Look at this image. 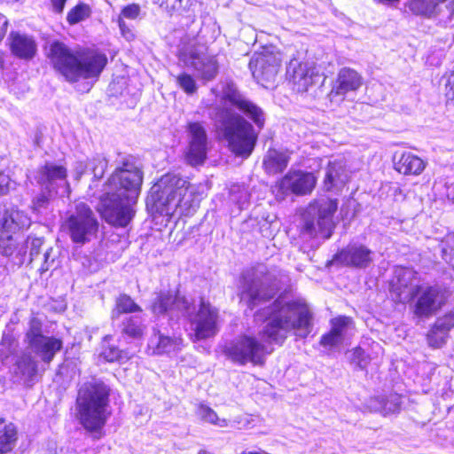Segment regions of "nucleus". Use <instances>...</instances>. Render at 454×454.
Here are the masks:
<instances>
[{
  "instance_id": "28",
  "label": "nucleus",
  "mask_w": 454,
  "mask_h": 454,
  "mask_svg": "<svg viewBox=\"0 0 454 454\" xmlns=\"http://www.w3.org/2000/svg\"><path fill=\"white\" fill-rule=\"evenodd\" d=\"M180 345V339L165 336L154 329L148 341V350L153 355H161L179 349Z\"/></svg>"
},
{
  "instance_id": "17",
  "label": "nucleus",
  "mask_w": 454,
  "mask_h": 454,
  "mask_svg": "<svg viewBox=\"0 0 454 454\" xmlns=\"http://www.w3.org/2000/svg\"><path fill=\"white\" fill-rule=\"evenodd\" d=\"M375 253L364 244L349 243L336 255L335 260L344 266L366 269L374 262Z\"/></svg>"
},
{
  "instance_id": "25",
  "label": "nucleus",
  "mask_w": 454,
  "mask_h": 454,
  "mask_svg": "<svg viewBox=\"0 0 454 454\" xmlns=\"http://www.w3.org/2000/svg\"><path fill=\"white\" fill-rule=\"evenodd\" d=\"M62 346L63 342L60 339L44 335L39 340H35L29 348L43 362L50 364Z\"/></svg>"
},
{
  "instance_id": "22",
  "label": "nucleus",
  "mask_w": 454,
  "mask_h": 454,
  "mask_svg": "<svg viewBox=\"0 0 454 454\" xmlns=\"http://www.w3.org/2000/svg\"><path fill=\"white\" fill-rule=\"evenodd\" d=\"M413 12L423 15H442L448 19L454 17V0H414L411 3Z\"/></svg>"
},
{
  "instance_id": "41",
  "label": "nucleus",
  "mask_w": 454,
  "mask_h": 454,
  "mask_svg": "<svg viewBox=\"0 0 454 454\" xmlns=\"http://www.w3.org/2000/svg\"><path fill=\"white\" fill-rule=\"evenodd\" d=\"M384 396V405L382 410V415L386 416L388 414L395 413L400 411L401 408V395L395 393H391L388 395Z\"/></svg>"
},
{
  "instance_id": "20",
  "label": "nucleus",
  "mask_w": 454,
  "mask_h": 454,
  "mask_svg": "<svg viewBox=\"0 0 454 454\" xmlns=\"http://www.w3.org/2000/svg\"><path fill=\"white\" fill-rule=\"evenodd\" d=\"M286 74L296 86L297 91L300 92L307 91L317 76L315 67L311 64L300 62L297 59H292L289 61Z\"/></svg>"
},
{
  "instance_id": "19",
  "label": "nucleus",
  "mask_w": 454,
  "mask_h": 454,
  "mask_svg": "<svg viewBox=\"0 0 454 454\" xmlns=\"http://www.w3.org/2000/svg\"><path fill=\"white\" fill-rule=\"evenodd\" d=\"M354 332L353 320L345 316L331 320V330L321 337L320 344L324 347L334 348L342 345L350 338Z\"/></svg>"
},
{
  "instance_id": "7",
  "label": "nucleus",
  "mask_w": 454,
  "mask_h": 454,
  "mask_svg": "<svg viewBox=\"0 0 454 454\" xmlns=\"http://www.w3.org/2000/svg\"><path fill=\"white\" fill-rule=\"evenodd\" d=\"M109 395V387L100 380L86 382L78 391L77 419L95 440L103 436V428L111 415Z\"/></svg>"
},
{
  "instance_id": "58",
  "label": "nucleus",
  "mask_w": 454,
  "mask_h": 454,
  "mask_svg": "<svg viewBox=\"0 0 454 454\" xmlns=\"http://www.w3.org/2000/svg\"><path fill=\"white\" fill-rule=\"evenodd\" d=\"M198 454H213V453H211V452H209L207 450H201L199 451Z\"/></svg>"
},
{
  "instance_id": "8",
  "label": "nucleus",
  "mask_w": 454,
  "mask_h": 454,
  "mask_svg": "<svg viewBox=\"0 0 454 454\" xmlns=\"http://www.w3.org/2000/svg\"><path fill=\"white\" fill-rule=\"evenodd\" d=\"M239 289L241 301L253 309L275 296L278 290L276 274L266 265L257 264L242 272Z\"/></svg>"
},
{
  "instance_id": "38",
  "label": "nucleus",
  "mask_w": 454,
  "mask_h": 454,
  "mask_svg": "<svg viewBox=\"0 0 454 454\" xmlns=\"http://www.w3.org/2000/svg\"><path fill=\"white\" fill-rule=\"evenodd\" d=\"M112 337L107 335L104 339V347L103 351L101 352V356L107 362H120L122 363L129 359L128 353L125 351L120 350L117 347L111 345L108 343V340H111Z\"/></svg>"
},
{
  "instance_id": "48",
  "label": "nucleus",
  "mask_w": 454,
  "mask_h": 454,
  "mask_svg": "<svg viewBox=\"0 0 454 454\" xmlns=\"http://www.w3.org/2000/svg\"><path fill=\"white\" fill-rule=\"evenodd\" d=\"M15 185V182L12 181L8 175L4 173L0 174V196L8 193L11 190H13Z\"/></svg>"
},
{
  "instance_id": "5",
  "label": "nucleus",
  "mask_w": 454,
  "mask_h": 454,
  "mask_svg": "<svg viewBox=\"0 0 454 454\" xmlns=\"http://www.w3.org/2000/svg\"><path fill=\"white\" fill-rule=\"evenodd\" d=\"M155 315L169 313L173 317L183 316L189 319L194 341L212 338L219 332V312L203 298L199 305L183 296H173L169 293H160L152 304Z\"/></svg>"
},
{
  "instance_id": "45",
  "label": "nucleus",
  "mask_w": 454,
  "mask_h": 454,
  "mask_svg": "<svg viewBox=\"0 0 454 454\" xmlns=\"http://www.w3.org/2000/svg\"><path fill=\"white\" fill-rule=\"evenodd\" d=\"M349 359L351 363L356 364L360 369H364L369 363L364 350L360 347H357L351 351Z\"/></svg>"
},
{
  "instance_id": "42",
  "label": "nucleus",
  "mask_w": 454,
  "mask_h": 454,
  "mask_svg": "<svg viewBox=\"0 0 454 454\" xmlns=\"http://www.w3.org/2000/svg\"><path fill=\"white\" fill-rule=\"evenodd\" d=\"M176 82L180 88L187 94H193L197 91V84L194 78L186 73L176 76Z\"/></svg>"
},
{
  "instance_id": "6",
  "label": "nucleus",
  "mask_w": 454,
  "mask_h": 454,
  "mask_svg": "<svg viewBox=\"0 0 454 454\" xmlns=\"http://www.w3.org/2000/svg\"><path fill=\"white\" fill-rule=\"evenodd\" d=\"M200 200L201 195L195 184L179 174L168 173L152 186L147 204L152 203L160 215L171 216L176 213H193Z\"/></svg>"
},
{
  "instance_id": "9",
  "label": "nucleus",
  "mask_w": 454,
  "mask_h": 454,
  "mask_svg": "<svg viewBox=\"0 0 454 454\" xmlns=\"http://www.w3.org/2000/svg\"><path fill=\"white\" fill-rule=\"evenodd\" d=\"M338 208V200L326 197L315 200L306 208L301 233L308 238L329 239L335 223L333 215Z\"/></svg>"
},
{
  "instance_id": "36",
  "label": "nucleus",
  "mask_w": 454,
  "mask_h": 454,
  "mask_svg": "<svg viewBox=\"0 0 454 454\" xmlns=\"http://www.w3.org/2000/svg\"><path fill=\"white\" fill-rule=\"evenodd\" d=\"M107 167L108 160L101 154H97L88 159V172L93 175V181L90 185V189H92L93 186H97V183L104 176Z\"/></svg>"
},
{
  "instance_id": "12",
  "label": "nucleus",
  "mask_w": 454,
  "mask_h": 454,
  "mask_svg": "<svg viewBox=\"0 0 454 454\" xmlns=\"http://www.w3.org/2000/svg\"><path fill=\"white\" fill-rule=\"evenodd\" d=\"M419 274L411 268L396 266L390 282V293L395 301L408 303L415 300L421 287Z\"/></svg>"
},
{
  "instance_id": "40",
  "label": "nucleus",
  "mask_w": 454,
  "mask_h": 454,
  "mask_svg": "<svg viewBox=\"0 0 454 454\" xmlns=\"http://www.w3.org/2000/svg\"><path fill=\"white\" fill-rule=\"evenodd\" d=\"M90 14L91 9L90 5L81 3L68 12L67 20L70 25H74L88 19Z\"/></svg>"
},
{
  "instance_id": "24",
  "label": "nucleus",
  "mask_w": 454,
  "mask_h": 454,
  "mask_svg": "<svg viewBox=\"0 0 454 454\" xmlns=\"http://www.w3.org/2000/svg\"><path fill=\"white\" fill-rule=\"evenodd\" d=\"M141 13L142 10L140 5L138 4L133 3L122 7L117 18L113 19V20L117 23L120 33L126 41H133L136 38V34L134 27L129 25L125 20H135L140 18Z\"/></svg>"
},
{
  "instance_id": "1",
  "label": "nucleus",
  "mask_w": 454,
  "mask_h": 454,
  "mask_svg": "<svg viewBox=\"0 0 454 454\" xmlns=\"http://www.w3.org/2000/svg\"><path fill=\"white\" fill-rule=\"evenodd\" d=\"M257 320L265 317V325L258 337L242 334L226 343L223 352L232 362L245 365H262L273 348L281 345L294 333L306 338L312 331V313L307 304L280 296L255 315Z\"/></svg>"
},
{
  "instance_id": "32",
  "label": "nucleus",
  "mask_w": 454,
  "mask_h": 454,
  "mask_svg": "<svg viewBox=\"0 0 454 454\" xmlns=\"http://www.w3.org/2000/svg\"><path fill=\"white\" fill-rule=\"evenodd\" d=\"M25 382L33 380L37 372V362L27 353H24L16 362L14 371Z\"/></svg>"
},
{
  "instance_id": "54",
  "label": "nucleus",
  "mask_w": 454,
  "mask_h": 454,
  "mask_svg": "<svg viewBox=\"0 0 454 454\" xmlns=\"http://www.w3.org/2000/svg\"><path fill=\"white\" fill-rule=\"evenodd\" d=\"M445 247L442 248L444 253L450 250V253L454 254V233L449 234L444 241Z\"/></svg>"
},
{
  "instance_id": "14",
  "label": "nucleus",
  "mask_w": 454,
  "mask_h": 454,
  "mask_svg": "<svg viewBox=\"0 0 454 454\" xmlns=\"http://www.w3.org/2000/svg\"><path fill=\"white\" fill-rule=\"evenodd\" d=\"M188 147L185 160L191 166L202 165L208 151V137L205 127L200 122H190L187 128Z\"/></svg>"
},
{
  "instance_id": "23",
  "label": "nucleus",
  "mask_w": 454,
  "mask_h": 454,
  "mask_svg": "<svg viewBox=\"0 0 454 454\" xmlns=\"http://www.w3.org/2000/svg\"><path fill=\"white\" fill-rule=\"evenodd\" d=\"M363 84V77L354 69L341 68L331 93L336 96H346L349 92L356 91Z\"/></svg>"
},
{
  "instance_id": "46",
  "label": "nucleus",
  "mask_w": 454,
  "mask_h": 454,
  "mask_svg": "<svg viewBox=\"0 0 454 454\" xmlns=\"http://www.w3.org/2000/svg\"><path fill=\"white\" fill-rule=\"evenodd\" d=\"M10 215L9 210H5L3 213L0 212V231H4L7 233L17 231L16 226L12 224V219L8 216Z\"/></svg>"
},
{
  "instance_id": "52",
  "label": "nucleus",
  "mask_w": 454,
  "mask_h": 454,
  "mask_svg": "<svg viewBox=\"0 0 454 454\" xmlns=\"http://www.w3.org/2000/svg\"><path fill=\"white\" fill-rule=\"evenodd\" d=\"M168 4H171L173 9L187 8L192 4V0H166Z\"/></svg>"
},
{
  "instance_id": "56",
  "label": "nucleus",
  "mask_w": 454,
  "mask_h": 454,
  "mask_svg": "<svg viewBox=\"0 0 454 454\" xmlns=\"http://www.w3.org/2000/svg\"><path fill=\"white\" fill-rule=\"evenodd\" d=\"M48 202V198L44 194H41L34 200V206L35 209L45 207Z\"/></svg>"
},
{
  "instance_id": "15",
  "label": "nucleus",
  "mask_w": 454,
  "mask_h": 454,
  "mask_svg": "<svg viewBox=\"0 0 454 454\" xmlns=\"http://www.w3.org/2000/svg\"><path fill=\"white\" fill-rule=\"evenodd\" d=\"M415 299L413 313L420 318L435 315L446 302L444 293L436 286H421Z\"/></svg>"
},
{
  "instance_id": "50",
  "label": "nucleus",
  "mask_w": 454,
  "mask_h": 454,
  "mask_svg": "<svg viewBox=\"0 0 454 454\" xmlns=\"http://www.w3.org/2000/svg\"><path fill=\"white\" fill-rule=\"evenodd\" d=\"M248 199L249 195L246 190L239 191L238 195H231V200L238 204L239 209H244L247 207Z\"/></svg>"
},
{
  "instance_id": "34",
  "label": "nucleus",
  "mask_w": 454,
  "mask_h": 454,
  "mask_svg": "<svg viewBox=\"0 0 454 454\" xmlns=\"http://www.w3.org/2000/svg\"><path fill=\"white\" fill-rule=\"evenodd\" d=\"M145 326L139 316L126 317L122 321L121 333L129 338L141 339Z\"/></svg>"
},
{
  "instance_id": "53",
  "label": "nucleus",
  "mask_w": 454,
  "mask_h": 454,
  "mask_svg": "<svg viewBox=\"0 0 454 454\" xmlns=\"http://www.w3.org/2000/svg\"><path fill=\"white\" fill-rule=\"evenodd\" d=\"M88 171V160L86 162L78 161L75 165V178L79 180L82 176Z\"/></svg>"
},
{
  "instance_id": "2",
  "label": "nucleus",
  "mask_w": 454,
  "mask_h": 454,
  "mask_svg": "<svg viewBox=\"0 0 454 454\" xmlns=\"http://www.w3.org/2000/svg\"><path fill=\"white\" fill-rule=\"evenodd\" d=\"M143 172L132 158L124 159L107 178L98 211L108 223L126 227L134 216L132 206L141 192Z\"/></svg>"
},
{
  "instance_id": "27",
  "label": "nucleus",
  "mask_w": 454,
  "mask_h": 454,
  "mask_svg": "<svg viewBox=\"0 0 454 454\" xmlns=\"http://www.w3.org/2000/svg\"><path fill=\"white\" fill-rule=\"evenodd\" d=\"M394 165L396 171L403 175H419L426 167L425 161L411 152H403L399 157H394Z\"/></svg>"
},
{
  "instance_id": "49",
  "label": "nucleus",
  "mask_w": 454,
  "mask_h": 454,
  "mask_svg": "<svg viewBox=\"0 0 454 454\" xmlns=\"http://www.w3.org/2000/svg\"><path fill=\"white\" fill-rule=\"evenodd\" d=\"M43 244V239L41 238L32 239L30 241V257L31 262L38 259L40 255V249Z\"/></svg>"
},
{
  "instance_id": "18",
  "label": "nucleus",
  "mask_w": 454,
  "mask_h": 454,
  "mask_svg": "<svg viewBox=\"0 0 454 454\" xmlns=\"http://www.w3.org/2000/svg\"><path fill=\"white\" fill-rule=\"evenodd\" d=\"M316 185L313 174L301 170H290L279 182V189L283 193L306 195L310 193Z\"/></svg>"
},
{
  "instance_id": "4",
  "label": "nucleus",
  "mask_w": 454,
  "mask_h": 454,
  "mask_svg": "<svg viewBox=\"0 0 454 454\" xmlns=\"http://www.w3.org/2000/svg\"><path fill=\"white\" fill-rule=\"evenodd\" d=\"M46 57L53 69L70 83L98 80L107 64L106 55L98 50L71 47L59 40L49 42Z\"/></svg>"
},
{
  "instance_id": "31",
  "label": "nucleus",
  "mask_w": 454,
  "mask_h": 454,
  "mask_svg": "<svg viewBox=\"0 0 454 454\" xmlns=\"http://www.w3.org/2000/svg\"><path fill=\"white\" fill-rule=\"evenodd\" d=\"M237 109L253 121L254 125L252 126L258 135L265 124L266 115L264 111L247 98H246Z\"/></svg>"
},
{
  "instance_id": "11",
  "label": "nucleus",
  "mask_w": 454,
  "mask_h": 454,
  "mask_svg": "<svg viewBox=\"0 0 454 454\" xmlns=\"http://www.w3.org/2000/svg\"><path fill=\"white\" fill-rule=\"evenodd\" d=\"M283 61L282 54L274 48L254 53L249 62L253 77L258 83L269 88L276 80Z\"/></svg>"
},
{
  "instance_id": "44",
  "label": "nucleus",
  "mask_w": 454,
  "mask_h": 454,
  "mask_svg": "<svg viewBox=\"0 0 454 454\" xmlns=\"http://www.w3.org/2000/svg\"><path fill=\"white\" fill-rule=\"evenodd\" d=\"M9 211L11 215L8 216L12 219V224L16 226L17 231L30 225V219L24 212L17 209H11Z\"/></svg>"
},
{
  "instance_id": "57",
  "label": "nucleus",
  "mask_w": 454,
  "mask_h": 454,
  "mask_svg": "<svg viewBox=\"0 0 454 454\" xmlns=\"http://www.w3.org/2000/svg\"><path fill=\"white\" fill-rule=\"evenodd\" d=\"M66 2L67 0H51L53 10L58 13H61L64 10Z\"/></svg>"
},
{
  "instance_id": "13",
  "label": "nucleus",
  "mask_w": 454,
  "mask_h": 454,
  "mask_svg": "<svg viewBox=\"0 0 454 454\" xmlns=\"http://www.w3.org/2000/svg\"><path fill=\"white\" fill-rule=\"evenodd\" d=\"M180 60L192 68L196 76L204 82L214 80L218 74L219 65L215 57L200 49L191 48L182 52Z\"/></svg>"
},
{
  "instance_id": "30",
  "label": "nucleus",
  "mask_w": 454,
  "mask_h": 454,
  "mask_svg": "<svg viewBox=\"0 0 454 454\" xmlns=\"http://www.w3.org/2000/svg\"><path fill=\"white\" fill-rule=\"evenodd\" d=\"M237 109L253 121L254 125L252 126L258 135L265 124L266 115L264 111L247 98H246Z\"/></svg>"
},
{
  "instance_id": "35",
  "label": "nucleus",
  "mask_w": 454,
  "mask_h": 454,
  "mask_svg": "<svg viewBox=\"0 0 454 454\" xmlns=\"http://www.w3.org/2000/svg\"><path fill=\"white\" fill-rule=\"evenodd\" d=\"M142 309L130 296L121 294L115 301V307L112 310L111 317L117 320L121 314L140 312Z\"/></svg>"
},
{
  "instance_id": "10",
  "label": "nucleus",
  "mask_w": 454,
  "mask_h": 454,
  "mask_svg": "<svg viewBox=\"0 0 454 454\" xmlns=\"http://www.w3.org/2000/svg\"><path fill=\"white\" fill-rule=\"evenodd\" d=\"M63 227L74 243L83 245L97 233L98 223L90 207L81 202L69 213Z\"/></svg>"
},
{
  "instance_id": "59",
  "label": "nucleus",
  "mask_w": 454,
  "mask_h": 454,
  "mask_svg": "<svg viewBox=\"0 0 454 454\" xmlns=\"http://www.w3.org/2000/svg\"><path fill=\"white\" fill-rule=\"evenodd\" d=\"M3 62H4L3 53L0 51V67H2Z\"/></svg>"
},
{
  "instance_id": "29",
  "label": "nucleus",
  "mask_w": 454,
  "mask_h": 454,
  "mask_svg": "<svg viewBox=\"0 0 454 454\" xmlns=\"http://www.w3.org/2000/svg\"><path fill=\"white\" fill-rule=\"evenodd\" d=\"M289 159L286 152L270 149L263 159L265 171L269 174H277L284 171L288 165Z\"/></svg>"
},
{
  "instance_id": "55",
  "label": "nucleus",
  "mask_w": 454,
  "mask_h": 454,
  "mask_svg": "<svg viewBox=\"0 0 454 454\" xmlns=\"http://www.w3.org/2000/svg\"><path fill=\"white\" fill-rule=\"evenodd\" d=\"M7 27H8V20L4 15L0 13V43L2 42V40L4 39V37L6 34Z\"/></svg>"
},
{
  "instance_id": "3",
  "label": "nucleus",
  "mask_w": 454,
  "mask_h": 454,
  "mask_svg": "<svg viewBox=\"0 0 454 454\" xmlns=\"http://www.w3.org/2000/svg\"><path fill=\"white\" fill-rule=\"evenodd\" d=\"M221 93L219 104L210 114L215 121L216 132L226 142L231 153L236 156L247 158L256 145L257 133L249 121L229 107L238 108L247 98L231 82L223 85Z\"/></svg>"
},
{
  "instance_id": "21",
  "label": "nucleus",
  "mask_w": 454,
  "mask_h": 454,
  "mask_svg": "<svg viewBox=\"0 0 454 454\" xmlns=\"http://www.w3.org/2000/svg\"><path fill=\"white\" fill-rule=\"evenodd\" d=\"M8 44L12 54L20 59L30 60L37 52V43L35 38L27 34L11 32Z\"/></svg>"
},
{
  "instance_id": "51",
  "label": "nucleus",
  "mask_w": 454,
  "mask_h": 454,
  "mask_svg": "<svg viewBox=\"0 0 454 454\" xmlns=\"http://www.w3.org/2000/svg\"><path fill=\"white\" fill-rule=\"evenodd\" d=\"M52 247H49L46 249V251L43 254V263L39 269L41 273H43L47 270H49L50 267L54 262V259L51 258V253H52Z\"/></svg>"
},
{
  "instance_id": "26",
  "label": "nucleus",
  "mask_w": 454,
  "mask_h": 454,
  "mask_svg": "<svg viewBox=\"0 0 454 454\" xmlns=\"http://www.w3.org/2000/svg\"><path fill=\"white\" fill-rule=\"evenodd\" d=\"M454 327V309L437 318L427 334L430 346L440 348L445 341V335Z\"/></svg>"
},
{
  "instance_id": "43",
  "label": "nucleus",
  "mask_w": 454,
  "mask_h": 454,
  "mask_svg": "<svg viewBox=\"0 0 454 454\" xmlns=\"http://www.w3.org/2000/svg\"><path fill=\"white\" fill-rule=\"evenodd\" d=\"M42 334V325L40 321L33 317L29 322V328L26 333V339L28 343V347L34 343L35 340L43 337Z\"/></svg>"
},
{
  "instance_id": "37",
  "label": "nucleus",
  "mask_w": 454,
  "mask_h": 454,
  "mask_svg": "<svg viewBox=\"0 0 454 454\" xmlns=\"http://www.w3.org/2000/svg\"><path fill=\"white\" fill-rule=\"evenodd\" d=\"M346 181L341 167L336 163H330L325 178V185L327 190L334 186H340Z\"/></svg>"
},
{
  "instance_id": "39",
  "label": "nucleus",
  "mask_w": 454,
  "mask_h": 454,
  "mask_svg": "<svg viewBox=\"0 0 454 454\" xmlns=\"http://www.w3.org/2000/svg\"><path fill=\"white\" fill-rule=\"evenodd\" d=\"M196 412L198 417L204 422L210 423L219 427H226L229 426L227 419H220L213 409L205 404H200Z\"/></svg>"
},
{
  "instance_id": "47",
  "label": "nucleus",
  "mask_w": 454,
  "mask_h": 454,
  "mask_svg": "<svg viewBox=\"0 0 454 454\" xmlns=\"http://www.w3.org/2000/svg\"><path fill=\"white\" fill-rule=\"evenodd\" d=\"M383 405H384V396L383 395L371 397L366 402V407L371 411L380 412L381 414H382Z\"/></svg>"
},
{
  "instance_id": "16",
  "label": "nucleus",
  "mask_w": 454,
  "mask_h": 454,
  "mask_svg": "<svg viewBox=\"0 0 454 454\" xmlns=\"http://www.w3.org/2000/svg\"><path fill=\"white\" fill-rule=\"evenodd\" d=\"M67 176V171L66 168L47 163L37 170L35 178L50 193L55 192L64 196L69 193V184Z\"/></svg>"
},
{
  "instance_id": "33",
  "label": "nucleus",
  "mask_w": 454,
  "mask_h": 454,
  "mask_svg": "<svg viewBox=\"0 0 454 454\" xmlns=\"http://www.w3.org/2000/svg\"><path fill=\"white\" fill-rule=\"evenodd\" d=\"M17 440V430L12 423L0 419V454L12 450Z\"/></svg>"
}]
</instances>
